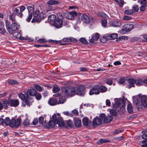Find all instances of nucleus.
<instances>
[{"instance_id": "1", "label": "nucleus", "mask_w": 147, "mask_h": 147, "mask_svg": "<svg viewBox=\"0 0 147 147\" xmlns=\"http://www.w3.org/2000/svg\"><path fill=\"white\" fill-rule=\"evenodd\" d=\"M36 93V90L33 88L27 90V92L24 95L22 93L19 94V96L27 105L30 106L32 104V102L30 101V95L35 96Z\"/></svg>"}, {"instance_id": "2", "label": "nucleus", "mask_w": 147, "mask_h": 147, "mask_svg": "<svg viewBox=\"0 0 147 147\" xmlns=\"http://www.w3.org/2000/svg\"><path fill=\"white\" fill-rule=\"evenodd\" d=\"M77 88L74 87H63L61 90L64 94L66 96L72 97L76 93Z\"/></svg>"}, {"instance_id": "3", "label": "nucleus", "mask_w": 147, "mask_h": 147, "mask_svg": "<svg viewBox=\"0 0 147 147\" xmlns=\"http://www.w3.org/2000/svg\"><path fill=\"white\" fill-rule=\"evenodd\" d=\"M3 107L4 108H7L8 107L7 105L11 107H16L19 105V102L18 100L17 99L9 100L7 101L6 100L3 101Z\"/></svg>"}, {"instance_id": "4", "label": "nucleus", "mask_w": 147, "mask_h": 147, "mask_svg": "<svg viewBox=\"0 0 147 147\" xmlns=\"http://www.w3.org/2000/svg\"><path fill=\"white\" fill-rule=\"evenodd\" d=\"M125 106V104L122 100H119L117 101L115 103L114 107L116 110L119 111L120 109H123Z\"/></svg>"}, {"instance_id": "5", "label": "nucleus", "mask_w": 147, "mask_h": 147, "mask_svg": "<svg viewBox=\"0 0 147 147\" xmlns=\"http://www.w3.org/2000/svg\"><path fill=\"white\" fill-rule=\"evenodd\" d=\"M99 88V86L98 85L94 86L90 90L89 94L90 95H92L93 94H99L100 93Z\"/></svg>"}, {"instance_id": "6", "label": "nucleus", "mask_w": 147, "mask_h": 147, "mask_svg": "<svg viewBox=\"0 0 147 147\" xmlns=\"http://www.w3.org/2000/svg\"><path fill=\"white\" fill-rule=\"evenodd\" d=\"M134 27V26L132 24H126L123 26L122 30L123 32L125 33L131 30Z\"/></svg>"}, {"instance_id": "7", "label": "nucleus", "mask_w": 147, "mask_h": 147, "mask_svg": "<svg viewBox=\"0 0 147 147\" xmlns=\"http://www.w3.org/2000/svg\"><path fill=\"white\" fill-rule=\"evenodd\" d=\"M77 14L76 12L73 11L66 13L64 16L66 18L70 20H72L74 18L75 16H76Z\"/></svg>"}, {"instance_id": "8", "label": "nucleus", "mask_w": 147, "mask_h": 147, "mask_svg": "<svg viewBox=\"0 0 147 147\" xmlns=\"http://www.w3.org/2000/svg\"><path fill=\"white\" fill-rule=\"evenodd\" d=\"M77 88L76 90V93L80 96H83L85 92L84 87L82 86H79L78 87H75Z\"/></svg>"}, {"instance_id": "9", "label": "nucleus", "mask_w": 147, "mask_h": 147, "mask_svg": "<svg viewBox=\"0 0 147 147\" xmlns=\"http://www.w3.org/2000/svg\"><path fill=\"white\" fill-rule=\"evenodd\" d=\"M21 121L20 119H18L16 120H15L13 119H11V123L10 124V127H17L20 124Z\"/></svg>"}, {"instance_id": "10", "label": "nucleus", "mask_w": 147, "mask_h": 147, "mask_svg": "<svg viewBox=\"0 0 147 147\" xmlns=\"http://www.w3.org/2000/svg\"><path fill=\"white\" fill-rule=\"evenodd\" d=\"M62 20L59 18L57 19L54 22V26L57 28H61L63 25Z\"/></svg>"}, {"instance_id": "11", "label": "nucleus", "mask_w": 147, "mask_h": 147, "mask_svg": "<svg viewBox=\"0 0 147 147\" xmlns=\"http://www.w3.org/2000/svg\"><path fill=\"white\" fill-rule=\"evenodd\" d=\"M19 28L20 25L17 23H13L11 25V32H9V33L11 34H13L14 31H16L18 30Z\"/></svg>"}, {"instance_id": "12", "label": "nucleus", "mask_w": 147, "mask_h": 147, "mask_svg": "<svg viewBox=\"0 0 147 147\" xmlns=\"http://www.w3.org/2000/svg\"><path fill=\"white\" fill-rule=\"evenodd\" d=\"M81 19L83 22L86 24H88L91 21V19H90L89 17L85 14H82Z\"/></svg>"}, {"instance_id": "13", "label": "nucleus", "mask_w": 147, "mask_h": 147, "mask_svg": "<svg viewBox=\"0 0 147 147\" xmlns=\"http://www.w3.org/2000/svg\"><path fill=\"white\" fill-rule=\"evenodd\" d=\"M101 123V120L97 116H96L93 120V125L94 126L99 125Z\"/></svg>"}, {"instance_id": "14", "label": "nucleus", "mask_w": 147, "mask_h": 147, "mask_svg": "<svg viewBox=\"0 0 147 147\" xmlns=\"http://www.w3.org/2000/svg\"><path fill=\"white\" fill-rule=\"evenodd\" d=\"M45 13L44 11L42 12L39 14V19L38 18H33L32 20V22H40L42 19H43L45 18Z\"/></svg>"}, {"instance_id": "15", "label": "nucleus", "mask_w": 147, "mask_h": 147, "mask_svg": "<svg viewBox=\"0 0 147 147\" xmlns=\"http://www.w3.org/2000/svg\"><path fill=\"white\" fill-rule=\"evenodd\" d=\"M141 105L142 106L145 107H147V99L146 97L144 95L141 96Z\"/></svg>"}, {"instance_id": "16", "label": "nucleus", "mask_w": 147, "mask_h": 147, "mask_svg": "<svg viewBox=\"0 0 147 147\" xmlns=\"http://www.w3.org/2000/svg\"><path fill=\"white\" fill-rule=\"evenodd\" d=\"M55 121L56 123L59 126L62 127L64 126V123L62 117H60L58 118H56Z\"/></svg>"}, {"instance_id": "17", "label": "nucleus", "mask_w": 147, "mask_h": 147, "mask_svg": "<svg viewBox=\"0 0 147 147\" xmlns=\"http://www.w3.org/2000/svg\"><path fill=\"white\" fill-rule=\"evenodd\" d=\"M48 102V104L51 106H54L58 104L57 100L53 98H50Z\"/></svg>"}, {"instance_id": "18", "label": "nucleus", "mask_w": 147, "mask_h": 147, "mask_svg": "<svg viewBox=\"0 0 147 147\" xmlns=\"http://www.w3.org/2000/svg\"><path fill=\"white\" fill-rule=\"evenodd\" d=\"M52 118L53 121H50L49 122V126L51 127H54L55 126V124H56L55 122V119L56 118V115H54L52 116Z\"/></svg>"}, {"instance_id": "19", "label": "nucleus", "mask_w": 147, "mask_h": 147, "mask_svg": "<svg viewBox=\"0 0 147 147\" xmlns=\"http://www.w3.org/2000/svg\"><path fill=\"white\" fill-rule=\"evenodd\" d=\"M129 84L127 86V88H130L131 87L135 86V80L134 79H129L128 80Z\"/></svg>"}, {"instance_id": "20", "label": "nucleus", "mask_w": 147, "mask_h": 147, "mask_svg": "<svg viewBox=\"0 0 147 147\" xmlns=\"http://www.w3.org/2000/svg\"><path fill=\"white\" fill-rule=\"evenodd\" d=\"M99 37V35L98 34L96 33L93 34L92 36V38L89 40V42H93V40H96L98 39Z\"/></svg>"}, {"instance_id": "21", "label": "nucleus", "mask_w": 147, "mask_h": 147, "mask_svg": "<svg viewBox=\"0 0 147 147\" xmlns=\"http://www.w3.org/2000/svg\"><path fill=\"white\" fill-rule=\"evenodd\" d=\"M110 24L114 27H119L121 26V23L119 21H115L110 22Z\"/></svg>"}, {"instance_id": "22", "label": "nucleus", "mask_w": 147, "mask_h": 147, "mask_svg": "<svg viewBox=\"0 0 147 147\" xmlns=\"http://www.w3.org/2000/svg\"><path fill=\"white\" fill-rule=\"evenodd\" d=\"M110 141L105 139L101 138L97 141V143L99 145L102 144L103 143L106 142H110Z\"/></svg>"}, {"instance_id": "23", "label": "nucleus", "mask_w": 147, "mask_h": 147, "mask_svg": "<svg viewBox=\"0 0 147 147\" xmlns=\"http://www.w3.org/2000/svg\"><path fill=\"white\" fill-rule=\"evenodd\" d=\"M63 40L65 42H76L77 41V40L75 38L73 37H69V38H64L63 39Z\"/></svg>"}, {"instance_id": "24", "label": "nucleus", "mask_w": 147, "mask_h": 147, "mask_svg": "<svg viewBox=\"0 0 147 147\" xmlns=\"http://www.w3.org/2000/svg\"><path fill=\"white\" fill-rule=\"evenodd\" d=\"M135 83L136 85L139 86L144 84V80L142 79H138L135 80Z\"/></svg>"}, {"instance_id": "25", "label": "nucleus", "mask_w": 147, "mask_h": 147, "mask_svg": "<svg viewBox=\"0 0 147 147\" xmlns=\"http://www.w3.org/2000/svg\"><path fill=\"white\" fill-rule=\"evenodd\" d=\"M44 118L42 117H41L39 118V122L41 123L42 125L44 126H46L47 125V123L45 120H44Z\"/></svg>"}, {"instance_id": "26", "label": "nucleus", "mask_w": 147, "mask_h": 147, "mask_svg": "<svg viewBox=\"0 0 147 147\" xmlns=\"http://www.w3.org/2000/svg\"><path fill=\"white\" fill-rule=\"evenodd\" d=\"M83 124L84 126H88L89 123H90L91 121H89V119L86 117H85L83 119Z\"/></svg>"}, {"instance_id": "27", "label": "nucleus", "mask_w": 147, "mask_h": 147, "mask_svg": "<svg viewBox=\"0 0 147 147\" xmlns=\"http://www.w3.org/2000/svg\"><path fill=\"white\" fill-rule=\"evenodd\" d=\"M118 34L116 33H113L109 34L108 37L109 39L111 40L114 39L118 37Z\"/></svg>"}, {"instance_id": "28", "label": "nucleus", "mask_w": 147, "mask_h": 147, "mask_svg": "<svg viewBox=\"0 0 147 147\" xmlns=\"http://www.w3.org/2000/svg\"><path fill=\"white\" fill-rule=\"evenodd\" d=\"M113 119V117L111 116H109L105 117L104 119V121L105 123H109Z\"/></svg>"}, {"instance_id": "29", "label": "nucleus", "mask_w": 147, "mask_h": 147, "mask_svg": "<svg viewBox=\"0 0 147 147\" xmlns=\"http://www.w3.org/2000/svg\"><path fill=\"white\" fill-rule=\"evenodd\" d=\"M26 9V7L24 6H21L20 7V12L18 13V16L19 17L21 18L23 16L22 12Z\"/></svg>"}, {"instance_id": "30", "label": "nucleus", "mask_w": 147, "mask_h": 147, "mask_svg": "<svg viewBox=\"0 0 147 147\" xmlns=\"http://www.w3.org/2000/svg\"><path fill=\"white\" fill-rule=\"evenodd\" d=\"M99 91H100V92L103 93L107 91V88L104 86H101L100 87H99Z\"/></svg>"}, {"instance_id": "31", "label": "nucleus", "mask_w": 147, "mask_h": 147, "mask_svg": "<svg viewBox=\"0 0 147 147\" xmlns=\"http://www.w3.org/2000/svg\"><path fill=\"white\" fill-rule=\"evenodd\" d=\"M4 123L7 125H9L10 126V124L11 123V119L10 120L8 117H6L5 119Z\"/></svg>"}, {"instance_id": "32", "label": "nucleus", "mask_w": 147, "mask_h": 147, "mask_svg": "<svg viewBox=\"0 0 147 147\" xmlns=\"http://www.w3.org/2000/svg\"><path fill=\"white\" fill-rule=\"evenodd\" d=\"M58 2L57 1L53 0H50L48 1L47 2V4L48 5H53L55 4H58Z\"/></svg>"}, {"instance_id": "33", "label": "nucleus", "mask_w": 147, "mask_h": 147, "mask_svg": "<svg viewBox=\"0 0 147 147\" xmlns=\"http://www.w3.org/2000/svg\"><path fill=\"white\" fill-rule=\"evenodd\" d=\"M56 18V16L55 15L52 14L50 16L48 17V20L49 21L51 22L54 21Z\"/></svg>"}, {"instance_id": "34", "label": "nucleus", "mask_w": 147, "mask_h": 147, "mask_svg": "<svg viewBox=\"0 0 147 147\" xmlns=\"http://www.w3.org/2000/svg\"><path fill=\"white\" fill-rule=\"evenodd\" d=\"M6 27L7 29L9 32H11V28L10 26V23L7 20H6Z\"/></svg>"}, {"instance_id": "35", "label": "nucleus", "mask_w": 147, "mask_h": 147, "mask_svg": "<svg viewBox=\"0 0 147 147\" xmlns=\"http://www.w3.org/2000/svg\"><path fill=\"white\" fill-rule=\"evenodd\" d=\"M75 125L77 127H80L81 125V121L78 119H76L74 121Z\"/></svg>"}, {"instance_id": "36", "label": "nucleus", "mask_w": 147, "mask_h": 147, "mask_svg": "<svg viewBox=\"0 0 147 147\" xmlns=\"http://www.w3.org/2000/svg\"><path fill=\"white\" fill-rule=\"evenodd\" d=\"M127 110L128 113H131L133 111V108L132 105L129 104L127 107Z\"/></svg>"}, {"instance_id": "37", "label": "nucleus", "mask_w": 147, "mask_h": 147, "mask_svg": "<svg viewBox=\"0 0 147 147\" xmlns=\"http://www.w3.org/2000/svg\"><path fill=\"white\" fill-rule=\"evenodd\" d=\"M139 9V7L138 5H135L133 6L131 9L133 13L136 12H137Z\"/></svg>"}, {"instance_id": "38", "label": "nucleus", "mask_w": 147, "mask_h": 147, "mask_svg": "<svg viewBox=\"0 0 147 147\" xmlns=\"http://www.w3.org/2000/svg\"><path fill=\"white\" fill-rule=\"evenodd\" d=\"M140 144L142 147H147V140L142 141Z\"/></svg>"}, {"instance_id": "39", "label": "nucleus", "mask_w": 147, "mask_h": 147, "mask_svg": "<svg viewBox=\"0 0 147 147\" xmlns=\"http://www.w3.org/2000/svg\"><path fill=\"white\" fill-rule=\"evenodd\" d=\"M65 101V99L64 97H61L59 99L58 102V104H63Z\"/></svg>"}, {"instance_id": "40", "label": "nucleus", "mask_w": 147, "mask_h": 147, "mask_svg": "<svg viewBox=\"0 0 147 147\" xmlns=\"http://www.w3.org/2000/svg\"><path fill=\"white\" fill-rule=\"evenodd\" d=\"M101 23L102 25L104 27H106L107 23V20L105 18H103L102 20Z\"/></svg>"}, {"instance_id": "41", "label": "nucleus", "mask_w": 147, "mask_h": 147, "mask_svg": "<svg viewBox=\"0 0 147 147\" xmlns=\"http://www.w3.org/2000/svg\"><path fill=\"white\" fill-rule=\"evenodd\" d=\"M113 80L114 79L113 78H108L107 79L106 83L108 84L111 85L112 84Z\"/></svg>"}, {"instance_id": "42", "label": "nucleus", "mask_w": 147, "mask_h": 147, "mask_svg": "<svg viewBox=\"0 0 147 147\" xmlns=\"http://www.w3.org/2000/svg\"><path fill=\"white\" fill-rule=\"evenodd\" d=\"M60 88L57 86H53V91L54 92H56L59 91Z\"/></svg>"}, {"instance_id": "43", "label": "nucleus", "mask_w": 147, "mask_h": 147, "mask_svg": "<svg viewBox=\"0 0 147 147\" xmlns=\"http://www.w3.org/2000/svg\"><path fill=\"white\" fill-rule=\"evenodd\" d=\"M123 131V129H118L115 130L113 134L114 135L117 134L122 132Z\"/></svg>"}, {"instance_id": "44", "label": "nucleus", "mask_w": 147, "mask_h": 147, "mask_svg": "<svg viewBox=\"0 0 147 147\" xmlns=\"http://www.w3.org/2000/svg\"><path fill=\"white\" fill-rule=\"evenodd\" d=\"M79 41L85 44H87L88 43V42L86 40L83 38H80L79 39Z\"/></svg>"}, {"instance_id": "45", "label": "nucleus", "mask_w": 147, "mask_h": 147, "mask_svg": "<svg viewBox=\"0 0 147 147\" xmlns=\"http://www.w3.org/2000/svg\"><path fill=\"white\" fill-rule=\"evenodd\" d=\"M47 41V40L45 38H40L37 40V42L40 43L45 42Z\"/></svg>"}, {"instance_id": "46", "label": "nucleus", "mask_w": 147, "mask_h": 147, "mask_svg": "<svg viewBox=\"0 0 147 147\" xmlns=\"http://www.w3.org/2000/svg\"><path fill=\"white\" fill-rule=\"evenodd\" d=\"M23 123L25 126L28 125L30 124L29 121L27 119H26L24 121Z\"/></svg>"}, {"instance_id": "47", "label": "nucleus", "mask_w": 147, "mask_h": 147, "mask_svg": "<svg viewBox=\"0 0 147 147\" xmlns=\"http://www.w3.org/2000/svg\"><path fill=\"white\" fill-rule=\"evenodd\" d=\"M15 17V15L13 14H11L9 16V19L11 20L12 21H15L16 20Z\"/></svg>"}, {"instance_id": "48", "label": "nucleus", "mask_w": 147, "mask_h": 147, "mask_svg": "<svg viewBox=\"0 0 147 147\" xmlns=\"http://www.w3.org/2000/svg\"><path fill=\"white\" fill-rule=\"evenodd\" d=\"M34 86L35 88L38 91H41L42 90L41 87L39 85L37 84H34Z\"/></svg>"}, {"instance_id": "49", "label": "nucleus", "mask_w": 147, "mask_h": 147, "mask_svg": "<svg viewBox=\"0 0 147 147\" xmlns=\"http://www.w3.org/2000/svg\"><path fill=\"white\" fill-rule=\"evenodd\" d=\"M125 79L124 78H120L119 80V83L120 84H123L125 82Z\"/></svg>"}, {"instance_id": "50", "label": "nucleus", "mask_w": 147, "mask_h": 147, "mask_svg": "<svg viewBox=\"0 0 147 147\" xmlns=\"http://www.w3.org/2000/svg\"><path fill=\"white\" fill-rule=\"evenodd\" d=\"M125 13L127 15H130L133 13L131 9H127L125 11Z\"/></svg>"}, {"instance_id": "51", "label": "nucleus", "mask_w": 147, "mask_h": 147, "mask_svg": "<svg viewBox=\"0 0 147 147\" xmlns=\"http://www.w3.org/2000/svg\"><path fill=\"white\" fill-rule=\"evenodd\" d=\"M36 96V99L37 100H40L42 97L41 94L39 93H36L35 95Z\"/></svg>"}, {"instance_id": "52", "label": "nucleus", "mask_w": 147, "mask_h": 147, "mask_svg": "<svg viewBox=\"0 0 147 147\" xmlns=\"http://www.w3.org/2000/svg\"><path fill=\"white\" fill-rule=\"evenodd\" d=\"M27 9L28 10L29 13H32L33 11V8L32 7L29 6L28 7Z\"/></svg>"}, {"instance_id": "53", "label": "nucleus", "mask_w": 147, "mask_h": 147, "mask_svg": "<svg viewBox=\"0 0 147 147\" xmlns=\"http://www.w3.org/2000/svg\"><path fill=\"white\" fill-rule=\"evenodd\" d=\"M118 4L119 6L122 7L124 5V1L123 0H119V1H118Z\"/></svg>"}, {"instance_id": "54", "label": "nucleus", "mask_w": 147, "mask_h": 147, "mask_svg": "<svg viewBox=\"0 0 147 147\" xmlns=\"http://www.w3.org/2000/svg\"><path fill=\"white\" fill-rule=\"evenodd\" d=\"M32 14L31 13H29V16L28 18L26 19L27 22H29L30 21L32 18Z\"/></svg>"}, {"instance_id": "55", "label": "nucleus", "mask_w": 147, "mask_h": 147, "mask_svg": "<svg viewBox=\"0 0 147 147\" xmlns=\"http://www.w3.org/2000/svg\"><path fill=\"white\" fill-rule=\"evenodd\" d=\"M98 15L99 16L102 17H106L107 16V15L105 13L103 12L99 13Z\"/></svg>"}, {"instance_id": "56", "label": "nucleus", "mask_w": 147, "mask_h": 147, "mask_svg": "<svg viewBox=\"0 0 147 147\" xmlns=\"http://www.w3.org/2000/svg\"><path fill=\"white\" fill-rule=\"evenodd\" d=\"M39 14V12L38 10H36L33 13V16L34 17H36Z\"/></svg>"}, {"instance_id": "57", "label": "nucleus", "mask_w": 147, "mask_h": 147, "mask_svg": "<svg viewBox=\"0 0 147 147\" xmlns=\"http://www.w3.org/2000/svg\"><path fill=\"white\" fill-rule=\"evenodd\" d=\"M140 4L141 5H145V6H147L146 0H142L140 1Z\"/></svg>"}, {"instance_id": "58", "label": "nucleus", "mask_w": 147, "mask_h": 147, "mask_svg": "<svg viewBox=\"0 0 147 147\" xmlns=\"http://www.w3.org/2000/svg\"><path fill=\"white\" fill-rule=\"evenodd\" d=\"M9 83L12 84H17L18 82L16 80H11L9 81Z\"/></svg>"}, {"instance_id": "59", "label": "nucleus", "mask_w": 147, "mask_h": 147, "mask_svg": "<svg viewBox=\"0 0 147 147\" xmlns=\"http://www.w3.org/2000/svg\"><path fill=\"white\" fill-rule=\"evenodd\" d=\"M67 125L70 127H71L72 125V122L71 120H69L67 121Z\"/></svg>"}, {"instance_id": "60", "label": "nucleus", "mask_w": 147, "mask_h": 147, "mask_svg": "<svg viewBox=\"0 0 147 147\" xmlns=\"http://www.w3.org/2000/svg\"><path fill=\"white\" fill-rule=\"evenodd\" d=\"M131 18L127 16H125L123 17V19L124 20H129L131 19Z\"/></svg>"}, {"instance_id": "61", "label": "nucleus", "mask_w": 147, "mask_h": 147, "mask_svg": "<svg viewBox=\"0 0 147 147\" xmlns=\"http://www.w3.org/2000/svg\"><path fill=\"white\" fill-rule=\"evenodd\" d=\"M110 113L111 115L114 116H115L116 115V113L114 110H111L110 111Z\"/></svg>"}, {"instance_id": "62", "label": "nucleus", "mask_w": 147, "mask_h": 147, "mask_svg": "<svg viewBox=\"0 0 147 147\" xmlns=\"http://www.w3.org/2000/svg\"><path fill=\"white\" fill-rule=\"evenodd\" d=\"M19 10L17 8H16L13 11V14L14 15H16L18 14V13H19Z\"/></svg>"}, {"instance_id": "63", "label": "nucleus", "mask_w": 147, "mask_h": 147, "mask_svg": "<svg viewBox=\"0 0 147 147\" xmlns=\"http://www.w3.org/2000/svg\"><path fill=\"white\" fill-rule=\"evenodd\" d=\"M63 113L64 114L67 115V116H69L70 117L72 116V114L70 113H69L68 111H65L63 112Z\"/></svg>"}, {"instance_id": "64", "label": "nucleus", "mask_w": 147, "mask_h": 147, "mask_svg": "<svg viewBox=\"0 0 147 147\" xmlns=\"http://www.w3.org/2000/svg\"><path fill=\"white\" fill-rule=\"evenodd\" d=\"M146 7L145 5H142L140 7V10L142 11H144L146 9Z\"/></svg>"}]
</instances>
